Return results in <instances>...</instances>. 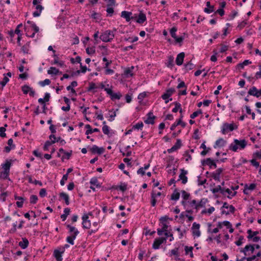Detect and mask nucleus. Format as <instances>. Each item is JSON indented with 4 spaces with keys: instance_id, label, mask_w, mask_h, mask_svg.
Segmentation results:
<instances>
[{
    "instance_id": "nucleus-1",
    "label": "nucleus",
    "mask_w": 261,
    "mask_h": 261,
    "mask_svg": "<svg viewBox=\"0 0 261 261\" xmlns=\"http://www.w3.org/2000/svg\"><path fill=\"white\" fill-rule=\"evenodd\" d=\"M247 143L245 140H239L234 139L233 143H231L229 146V149L230 150L236 152L239 148L240 149H244L247 146Z\"/></svg>"
},
{
    "instance_id": "nucleus-2",
    "label": "nucleus",
    "mask_w": 261,
    "mask_h": 261,
    "mask_svg": "<svg viewBox=\"0 0 261 261\" xmlns=\"http://www.w3.org/2000/svg\"><path fill=\"white\" fill-rule=\"evenodd\" d=\"M114 34L113 31L107 30L104 32L100 36V39L103 42H110L113 39Z\"/></svg>"
},
{
    "instance_id": "nucleus-3",
    "label": "nucleus",
    "mask_w": 261,
    "mask_h": 261,
    "mask_svg": "<svg viewBox=\"0 0 261 261\" xmlns=\"http://www.w3.org/2000/svg\"><path fill=\"white\" fill-rule=\"evenodd\" d=\"M237 126H234L233 123H224L222 126L221 133L223 135H225L228 132H232L234 129H237Z\"/></svg>"
},
{
    "instance_id": "nucleus-4",
    "label": "nucleus",
    "mask_w": 261,
    "mask_h": 261,
    "mask_svg": "<svg viewBox=\"0 0 261 261\" xmlns=\"http://www.w3.org/2000/svg\"><path fill=\"white\" fill-rule=\"evenodd\" d=\"M165 243H166V238L161 237L156 238L152 244V248L154 249H158L162 244Z\"/></svg>"
},
{
    "instance_id": "nucleus-5",
    "label": "nucleus",
    "mask_w": 261,
    "mask_h": 261,
    "mask_svg": "<svg viewBox=\"0 0 261 261\" xmlns=\"http://www.w3.org/2000/svg\"><path fill=\"white\" fill-rule=\"evenodd\" d=\"M248 94L258 98L261 96V89L258 90L256 87L253 86L249 90Z\"/></svg>"
},
{
    "instance_id": "nucleus-6",
    "label": "nucleus",
    "mask_w": 261,
    "mask_h": 261,
    "mask_svg": "<svg viewBox=\"0 0 261 261\" xmlns=\"http://www.w3.org/2000/svg\"><path fill=\"white\" fill-rule=\"evenodd\" d=\"M201 163L203 166L208 165L211 168L213 167L215 169L217 168L216 164L211 158H207L206 160H203Z\"/></svg>"
},
{
    "instance_id": "nucleus-7",
    "label": "nucleus",
    "mask_w": 261,
    "mask_h": 261,
    "mask_svg": "<svg viewBox=\"0 0 261 261\" xmlns=\"http://www.w3.org/2000/svg\"><path fill=\"white\" fill-rule=\"evenodd\" d=\"M188 174V171L184 169H180V174L179 175V180H181L182 184H186L188 181V177L186 176Z\"/></svg>"
},
{
    "instance_id": "nucleus-8",
    "label": "nucleus",
    "mask_w": 261,
    "mask_h": 261,
    "mask_svg": "<svg viewBox=\"0 0 261 261\" xmlns=\"http://www.w3.org/2000/svg\"><path fill=\"white\" fill-rule=\"evenodd\" d=\"M89 216L87 214H85L82 217L83 227L84 228L89 229L91 226L90 221L88 220Z\"/></svg>"
},
{
    "instance_id": "nucleus-9",
    "label": "nucleus",
    "mask_w": 261,
    "mask_h": 261,
    "mask_svg": "<svg viewBox=\"0 0 261 261\" xmlns=\"http://www.w3.org/2000/svg\"><path fill=\"white\" fill-rule=\"evenodd\" d=\"M49 139L50 140H51L52 138H54V140H51V141H46L45 143V144L43 146V150L44 151H47L48 150V147L49 146H50L51 144L56 143V136L53 135V134H51L49 136Z\"/></svg>"
},
{
    "instance_id": "nucleus-10",
    "label": "nucleus",
    "mask_w": 261,
    "mask_h": 261,
    "mask_svg": "<svg viewBox=\"0 0 261 261\" xmlns=\"http://www.w3.org/2000/svg\"><path fill=\"white\" fill-rule=\"evenodd\" d=\"M90 151L92 153H97L98 154H101L105 150L103 147H98L97 146L94 145L90 148Z\"/></svg>"
},
{
    "instance_id": "nucleus-11",
    "label": "nucleus",
    "mask_w": 261,
    "mask_h": 261,
    "mask_svg": "<svg viewBox=\"0 0 261 261\" xmlns=\"http://www.w3.org/2000/svg\"><path fill=\"white\" fill-rule=\"evenodd\" d=\"M175 90L173 88H171L167 89L166 92L164 93L161 96L164 100L168 99L174 92Z\"/></svg>"
},
{
    "instance_id": "nucleus-12",
    "label": "nucleus",
    "mask_w": 261,
    "mask_h": 261,
    "mask_svg": "<svg viewBox=\"0 0 261 261\" xmlns=\"http://www.w3.org/2000/svg\"><path fill=\"white\" fill-rule=\"evenodd\" d=\"M223 169L222 168H218L216 170L215 172L212 173V177L217 181H220V176L223 172Z\"/></svg>"
},
{
    "instance_id": "nucleus-13",
    "label": "nucleus",
    "mask_w": 261,
    "mask_h": 261,
    "mask_svg": "<svg viewBox=\"0 0 261 261\" xmlns=\"http://www.w3.org/2000/svg\"><path fill=\"white\" fill-rule=\"evenodd\" d=\"M185 53L184 52L178 54L175 60L176 64L178 66L181 65L183 63Z\"/></svg>"
},
{
    "instance_id": "nucleus-14",
    "label": "nucleus",
    "mask_w": 261,
    "mask_h": 261,
    "mask_svg": "<svg viewBox=\"0 0 261 261\" xmlns=\"http://www.w3.org/2000/svg\"><path fill=\"white\" fill-rule=\"evenodd\" d=\"M79 233V231H76L75 233L71 234L70 236H68L66 238V241L70 244L71 245L74 244V240L76 238L77 234Z\"/></svg>"
},
{
    "instance_id": "nucleus-15",
    "label": "nucleus",
    "mask_w": 261,
    "mask_h": 261,
    "mask_svg": "<svg viewBox=\"0 0 261 261\" xmlns=\"http://www.w3.org/2000/svg\"><path fill=\"white\" fill-rule=\"evenodd\" d=\"M179 125H180L182 127L184 128L186 125V123L184 122H183L181 119H179L176 122H175V123H174L170 127V129L171 130H173L175 129V127L177 126H178Z\"/></svg>"
},
{
    "instance_id": "nucleus-16",
    "label": "nucleus",
    "mask_w": 261,
    "mask_h": 261,
    "mask_svg": "<svg viewBox=\"0 0 261 261\" xmlns=\"http://www.w3.org/2000/svg\"><path fill=\"white\" fill-rule=\"evenodd\" d=\"M132 13L126 11H123L121 12V16L125 19L126 21L128 22L130 19H133V17H130Z\"/></svg>"
},
{
    "instance_id": "nucleus-17",
    "label": "nucleus",
    "mask_w": 261,
    "mask_h": 261,
    "mask_svg": "<svg viewBox=\"0 0 261 261\" xmlns=\"http://www.w3.org/2000/svg\"><path fill=\"white\" fill-rule=\"evenodd\" d=\"M251 251V253H253L254 251V247L253 245H246L243 249H241L240 251L243 252L245 255H247L246 252L248 251Z\"/></svg>"
},
{
    "instance_id": "nucleus-18",
    "label": "nucleus",
    "mask_w": 261,
    "mask_h": 261,
    "mask_svg": "<svg viewBox=\"0 0 261 261\" xmlns=\"http://www.w3.org/2000/svg\"><path fill=\"white\" fill-rule=\"evenodd\" d=\"M226 143V141L224 140L223 138H221L218 139L215 143L214 146V148H216L217 147H223Z\"/></svg>"
},
{
    "instance_id": "nucleus-19",
    "label": "nucleus",
    "mask_w": 261,
    "mask_h": 261,
    "mask_svg": "<svg viewBox=\"0 0 261 261\" xmlns=\"http://www.w3.org/2000/svg\"><path fill=\"white\" fill-rule=\"evenodd\" d=\"M63 252H64V251H63L62 252H61L57 249H56L54 250V255L57 261H62V260L63 259L62 257V254Z\"/></svg>"
},
{
    "instance_id": "nucleus-20",
    "label": "nucleus",
    "mask_w": 261,
    "mask_h": 261,
    "mask_svg": "<svg viewBox=\"0 0 261 261\" xmlns=\"http://www.w3.org/2000/svg\"><path fill=\"white\" fill-rule=\"evenodd\" d=\"M146 20V17L145 14L141 12L138 15L137 22L139 23H143Z\"/></svg>"
},
{
    "instance_id": "nucleus-21",
    "label": "nucleus",
    "mask_w": 261,
    "mask_h": 261,
    "mask_svg": "<svg viewBox=\"0 0 261 261\" xmlns=\"http://www.w3.org/2000/svg\"><path fill=\"white\" fill-rule=\"evenodd\" d=\"M208 201V200L207 198H202L201 199L200 202L197 204V205H195V208L198 209L200 207H205V204L206 202Z\"/></svg>"
},
{
    "instance_id": "nucleus-22",
    "label": "nucleus",
    "mask_w": 261,
    "mask_h": 261,
    "mask_svg": "<svg viewBox=\"0 0 261 261\" xmlns=\"http://www.w3.org/2000/svg\"><path fill=\"white\" fill-rule=\"evenodd\" d=\"M29 241L25 238H22V241L19 242V246L23 249L27 248L29 245Z\"/></svg>"
},
{
    "instance_id": "nucleus-23",
    "label": "nucleus",
    "mask_w": 261,
    "mask_h": 261,
    "mask_svg": "<svg viewBox=\"0 0 261 261\" xmlns=\"http://www.w3.org/2000/svg\"><path fill=\"white\" fill-rule=\"evenodd\" d=\"M166 65L170 68H172L174 66V57L172 56H170L168 58V60L166 63Z\"/></svg>"
},
{
    "instance_id": "nucleus-24",
    "label": "nucleus",
    "mask_w": 261,
    "mask_h": 261,
    "mask_svg": "<svg viewBox=\"0 0 261 261\" xmlns=\"http://www.w3.org/2000/svg\"><path fill=\"white\" fill-rule=\"evenodd\" d=\"M11 164L10 161L7 160L5 164L2 165V168L4 169V171L10 172V168Z\"/></svg>"
},
{
    "instance_id": "nucleus-25",
    "label": "nucleus",
    "mask_w": 261,
    "mask_h": 261,
    "mask_svg": "<svg viewBox=\"0 0 261 261\" xmlns=\"http://www.w3.org/2000/svg\"><path fill=\"white\" fill-rule=\"evenodd\" d=\"M60 197L63 198L65 202L66 205L69 204V196L64 192H61L59 194Z\"/></svg>"
},
{
    "instance_id": "nucleus-26",
    "label": "nucleus",
    "mask_w": 261,
    "mask_h": 261,
    "mask_svg": "<svg viewBox=\"0 0 261 261\" xmlns=\"http://www.w3.org/2000/svg\"><path fill=\"white\" fill-rule=\"evenodd\" d=\"M134 69V66L126 68L124 70V74L126 77L132 76L133 75V70Z\"/></svg>"
},
{
    "instance_id": "nucleus-27",
    "label": "nucleus",
    "mask_w": 261,
    "mask_h": 261,
    "mask_svg": "<svg viewBox=\"0 0 261 261\" xmlns=\"http://www.w3.org/2000/svg\"><path fill=\"white\" fill-rule=\"evenodd\" d=\"M207 8H205L204 11L207 13H211L214 11V6H211L210 2H206Z\"/></svg>"
},
{
    "instance_id": "nucleus-28",
    "label": "nucleus",
    "mask_w": 261,
    "mask_h": 261,
    "mask_svg": "<svg viewBox=\"0 0 261 261\" xmlns=\"http://www.w3.org/2000/svg\"><path fill=\"white\" fill-rule=\"evenodd\" d=\"M179 197L180 193L177 192V189H175L171 196V199L173 200H177L179 199Z\"/></svg>"
},
{
    "instance_id": "nucleus-29",
    "label": "nucleus",
    "mask_w": 261,
    "mask_h": 261,
    "mask_svg": "<svg viewBox=\"0 0 261 261\" xmlns=\"http://www.w3.org/2000/svg\"><path fill=\"white\" fill-rule=\"evenodd\" d=\"M121 96H122V95L120 92L115 93L113 92L112 94L110 95L111 99L112 100H115L116 99H120Z\"/></svg>"
},
{
    "instance_id": "nucleus-30",
    "label": "nucleus",
    "mask_w": 261,
    "mask_h": 261,
    "mask_svg": "<svg viewBox=\"0 0 261 261\" xmlns=\"http://www.w3.org/2000/svg\"><path fill=\"white\" fill-rule=\"evenodd\" d=\"M185 35H186V33H184L183 35L180 37L176 36L175 37V38H174L176 43H179V45L181 46V43L185 39Z\"/></svg>"
},
{
    "instance_id": "nucleus-31",
    "label": "nucleus",
    "mask_w": 261,
    "mask_h": 261,
    "mask_svg": "<svg viewBox=\"0 0 261 261\" xmlns=\"http://www.w3.org/2000/svg\"><path fill=\"white\" fill-rule=\"evenodd\" d=\"M58 72V69H57L55 67H50L49 69L47 70V73L48 74H54V75H57Z\"/></svg>"
},
{
    "instance_id": "nucleus-32",
    "label": "nucleus",
    "mask_w": 261,
    "mask_h": 261,
    "mask_svg": "<svg viewBox=\"0 0 261 261\" xmlns=\"http://www.w3.org/2000/svg\"><path fill=\"white\" fill-rule=\"evenodd\" d=\"M70 211V208H65L64 210V214L61 216V218L62 221H65L66 219L67 216L69 214Z\"/></svg>"
},
{
    "instance_id": "nucleus-33",
    "label": "nucleus",
    "mask_w": 261,
    "mask_h": 261,
    "mask_svg": "<svg viewBox=\"0 0 261 261\" xmlns=\"http://www.w3.org/2000/svg\"><path fill=\"white\" fill-rule=\"evenodd\" d=\"M256 187V185L255 184H251L249 186H248L247 185H246L245 187V189L244 190V194H247V192L246 191L247 190H254Z\"/></svg>"
},
{
    "instance_id": "nucleus-34",
    "label": "nucleus",
    "mask_w": 261,
    "mask_h": 261,
    "mask_svg": "<svg viewBox=\"0 0 261 261\" xmlns=\"http://www.w3.org/2000/svg\"><path fill=\"white\" fill-rule=\"evenodd\" d=\"M90 183L91 185L95 186L96 187H100V185L96 177H93L91 179Z\"/></svg>"
},
{
    "instance_id": "nucleus-35",
    "label": "nucleus",
    "mask_w": 261,
    "mask_h": 261,
    "mask_svg": "<svg viewBox=\"0 0 261 261\" xmlns=\"http://www.w3.org/2000/svg\"><path fill=\"white\" fill-rule=\"evenodd\" d=\"M186 70L188 71L189 70L193 69L195 65L191 62H189L188 63L185 65Z\"/></svg>"
},
{
    "instance_id": "nucleus-36",
    "label": "nucleus",
    "mask_w": 261,
    "mask_h": 261,
    "mask_svg": "<svg viewBox=\"0 0 261 261\" xmlns=\"http://www.w3.org/2000/svg\"><path fill=\"white\" fill-rule=\"evenodd\" d=\"M151 205L152 206H154L156 203V195L154 192H152L151 195Z\"/></svg>"
},
{
    "instance_id": "nucleus-37",
    "label": "nucleus",
    "mask_w": 261,
    "mask_h": 261,
    "mask_svg": "<svg viewBox=\"0 0 261 261\" xmlns=\"http://www.w3.org/2000/svg\"><path fill=\"white\" fill-rule=\"evenodd\" d=\"M155 119V116H152V117H148L147 119L144 121V122L146 124H153L154 123V120Z\"/></svg>"
},
{
    "instance_id": "nucleus-38",
    "label": "nucleus",
    "mask_w": 261,
    "mask_h": 261,
    "mask_svg": "<svg viewBox=\"0 0 261 261\" xmlns=\"http://www.w3.org/2000/svg\"><path fill=\"white\" fill-rule=\"evenodd\" d=\"M31 88L27 85H25L21 87L22 91L24 94H28L30 90H31Z\"/></svg>"
},
{
    "instance_id": "nucleus-39",
    "label": "nucleus",
    "mask_w": 261,
    "mask_h": 261,
    "mask_svg": "<svg viewBox=\"0 0 261 261\" xmlns=\"http://www.w3.org/2000/svg\"><path fill=\"white\" fill-rule=\"evenodd\" d=\"M21 50L24 54H28L29 51V43H27L26 44L22 46L21 48Z\"/></svg>"
},
{
    "instance_id": "nucleus-40",
    "label": "nucleus",
    "mask_w": 261,
    "mask_h": 261,
    "mask_svg": "<svg viewBox=\"0 0 261 261\" xmlns=\"http://www.w3.org/2000/svg\"><path fill=\"white\" fill-rule=\"evenodd\" d=\"M144 124L142 122H139L135 125H134L132 127V129H142Z\"/></svg>"
},
{
    "instance_id": "nucleus-41",
    "label": "nucleus",
    "mask_w": 261,
    "mask_h": 261,
    "mask_svg": "<svg viewBox=\"0 0 261 261\" xmlns=\"http://www.w3.org/2000/svg\"><path fill=\"white\" fill-rule=\"evenodd\" d=\"M67 228L69 229L70 234H73V233H75L76 231H78L77 229L75 228V227L72 226L69 224L66 225Z\"/></svg>"
},
{
    "instance_id": "nucleus-42",
    "label": "nucleus",
    "mask_w": 261,
    "mask_h": 261,
    "mask_svg": "<svg viewBox=\"0 0 261 261\" xmlns=\"http://www.w3.org/2000/svg\"><path fill=\"white\" fill-rule=\"evenodd\" d=\"M38 200V197L35 195H32L30 197V202L31 204H35Z\"/></svg>"
},
{
    "instance_id": "nucleus-43",
    "label": "nucleus",
    "mask_w": 261,
    "mask_h": 261,
    "mask_svg": "<svg viewBox=\"0 0 261 261\" xmlns=\"http://www.w3.org/2000/svg\"><path fill=\"white\" fill-rule=\"evenodd\" d=\"M174 104L175 105V108L172 109V111L173 113H176L178 111L179 109H180L181 105L178 102H174Z\"/></svg>"
},
{
    "instance_id": "nucleus-44",
    "label": "nucleus",
    "mask_w": 261,
    "mask_h": 261,
    "mask_svg": "<svg viewBox=\"0 0 261 261\" xmlns=\"http://www.w3.org/2000/svg\"><path fill=\"white\" fill-rule=\"evenodd\" d=\"M202 114L201 110H198L197 111L194 112L190 115L191 119H194L195 117L198 116L199 114Z\"/></svg>"
},
{
    "instance_id": "nucleus-45",
    "label": "nucleus",
    "mask_w": 261,
    "mask_h": 261,
    "mask_svg": "<svg viewBox=\"0 0 261 261\" xmlns=\"http://www.w3.org/2000/svg\"><path fill=\"white\" fill-rule=\"evenodd\" d=\"M177 31V28L175 27L172 28L170 31L171 36L174 39L177 36L176 35V32Z\"/></svg>"
},
{
    "instance_id": "nucleus-46",
    "label": "nucleus",
    "mask_w": 261,
    "mask_h": 261,
    "mask_svg": "<svg viewBox=\"0 0 261 261\" xmlns=\"http://www.w3.org/2000/svg\"><path fill=\"white\" fill-rule=\"evenodd\" d=\"M4 75L5 76L3 78V81L0 82V84L2 86V87H4L6 85V84L9 81V78L6 76V74H4Z\"/></svg>"
},
{
    "instance_id": "nucleus-47",
    "label": "nucleus",
    "mask_w": 261,
    "mask_h": 261,
    "mask_svg": "<svg viewBox=\"0 0 261 261\" xmlns=\"http://www.w3.org/2000/svg\"><path fill=\"white\" fill-rule=\"evenodd\" d=\"M51 82L49 79H45L43 81H40L39 82V84L40 86L44 87L46 85H49L50 84Z\"/></svg>"
},
{
    "instance_id": "nucleus-48",
    "label": "nucleus",
    "mask_w": 261,
    "mask_h": 261,
    "mask_svg": "<svg viewBox=\"0 0 261 261\" xmlns=\"http://www.w3.org/2000/svg\"><path fill=\"white\" fill-rule=\"evenodd\" d=\"M86 53L88 55H92L95 53V49L94 47H87L86 49Z\"/></svg>"
},
{
    "instance_id": "nucleus-49",
    "label": "nucleus",
    "mask_w": 261,
    "mask_h": 261,
    "mask_svg": "<svg viewBox=\"0 0 261 261\" xmlns=\"http://www.w3.org/2000/svg\"><path fill=\"white\" fill-rule=\"evenodd\" d=\"M182 197L185 200H188L190 197V194L186 192L185 190L181 191Z\"/></svg>"
},
{
    "instance_id": "nucleus-50",
    "label": "nucleus",
    "mask_w": 261,
    "mask_h": 261,
    "mask_svg": "<svg viewBox=\"0 0 261 261\" xmlns=\"http://www.w3.org/2000/svg\"><path fill=\"white\" fill-rule=\"evenodd\" d=\"M183 155L185 156V157H187V158L186 159V161L187 162H189V160H192V156L190 154L189 150L186 151Z\"/></svg>"
},
{
    "instance_id": "nucleus-51",
    "label": "nucleus",
    "mask_w": 261,
    "mask_h": 261,
    "mask_svg": "<svg viewBox=\"0 0 261 261\" xmlns=\"http://www.w3.org/2000/svg\"><path fill=\"white\" fill-rule=\"evenodd\" d=\"M106 11L110 16H112L114 13V9L112 6L107 7Z\"/></svg>"
},
{
    "instance_id": "nucleus-52",
    "label": "nucleus",
    "mask_w": 261,
    "mask_h": 261,
    "mask_svg": "<svg viewBox=\"0 0 261 261\" xmlns=\"http://www.w3.org/2000/svg\"><path fill=\"white\" fill-rule=\"evenodd\" d=\"M99 132V129L97 128H94V129H87L86 131V134L87 135H88L89 134H92L93 133H94V132Z\"/></svg>"
},
{
    "instance_id": "nucleus-53",
    "label": "nucleus",
    "mask_w": 261,
    "mask_h": 261,
    "mask_svg": "<svg viewBox=\"0 0 261 261\" xmlns=\"http://www.w3.org/2000/svg\"><path fill=\"white\" fill-rule=\"evenodd\" d=\"M102 132L105 135H109V127L107 125H104L102 128Z\"/></svg>"
},
{
    "instance_id": "nucleus-54",
    "label": "nucleus",
    "mask_w": 261,
    "mask_h": 261,
    "mask_svg": "<svg viewBox=\"0 0 261 261\" xmlns=\"http://www.w3.org/2000/svg\"><path fill=\"white\" fill-rule=\"evenodd\" d=\"M9 171H3L1 172V175L4 179H7L9 177Z\"/></svg>"
},
{
    "instance_id": "nucleus-55",
    "label": "nucleus",
    "mask_w": 261,
    "mask_h": 261,
    "mask_svg": "<svg viewBox=\"0 0 261 261\" xmlns=\"http://www.w3.org/2000/svg\"><path fill=\"white\" fill-rule=\"evenodd\" d=\"M107 2V7H109V6H115V3H116V1L115 0H105Z\"/></svg>"
},
{
    "instance_id": "nucleus-56",
    "label": "nucleus",
    "mask_w": 261,
    "mask_h": 261,
    "mask_svg": "<svg viewBox=\"0 0 261 261\" xmlns=\"http://www.w3.org/2000/svg\"><path fill=\"white\" fill-rule=\"evenodd\" d=\"M164 235L165 236V238H166V239H167L168 237L170 238L169 240L170 241H172L174 239L173 234L169 232H165V233H164Z\"/></svg>"
},
{
    "instance_id": "nucleus-57",
    "label": "nucleus",
    "mask_w": 261,
    "mask_h": 261,
    "mask_svg": "<svg viewBox=\"0 0 261 261\" xmlns=\"http://www.w3.org/2000/svg\"><path fill=\"white\" fill-rule=\"evenodd\" d=\"M220 190H222V187L220 185L218 186L216 188H213L211 190L213 193L215 194L220 192Z\"/></svg>"
},
{
    "instance_id": "nucleus-58",
    "label": "nucleus",
    "mask_w": 261,
    "mask_h": 261,
    "mask_svg": "<svg viewBox=\"0 0 261 261\" xmlns=\"http://www.w3.org/2000/svg\"><path fill=\"white\" fill-rule=\"evenodd\" d=\"M116 115V114L115 112H112V111H109V117H110V119L109 120L110 121H112L114 119V118H115Z\"/></svg>"
},
{
    "instance_id": "nucleus-59",
    "label": "nucleus",
    "mask_w": 261,
    "mask_h": 261,
    "mask_svg": "<svg viewBox=\"0 0 261 261\" xmlns=\"http://www.w3.org/2000/svg\"><path fill=\"white\" fill-rule=\"evenodd\" d=\"M193 249V247H188L187 246H186L185 247V254L187 255L190 253V252H192Z\"/></svg>"
},
{
    "instance_id": "nucleus-60",
    "label": "nucleus",
    "mask_w": 261,
    "mask_h": 261,
    "mask_svg": "<svg viewBox=\"0 0 261 261\" xmlns=\"http://www.w3.org/2000/svg\"><path fill=\"white\" fill-rule=\"evenodd\" d=\"M67 179H68V175H67V174H64L62 178V179L60 181L61 185V186H64V184H65V181L67 180Z\"/></svg>"
},
{
    "instance_id": "nucleus-61",
    "label": "nucleus",
    "mask_w": 261,
    "mask_h": 261,
    "mask_svg": "<svg viewBox=\"0 0 261 261\" xmlns=\"http://www.w3.org/2000/svg\"><path fill=\"white\" fill-rule=\"evenodd\" d=\"M119 189L120 190L122 191V192H124L125 191L126 189H127V185L123 183V184H121L119 186Z\"/></svg>"
},
{
    "instance_id": "nucleus-62",
    "label": "nucleus",
    "mask_w": 261,
    "mask_h": 261,
    "mask_svg": "<svg viewBox=\"0 0 261 261\" xmlns=\"http://www.w3.org/2000/svg\"><path fill=\"white\" fill-rule=\"evenodd\" d=\"M46 195V191L45 189H41L39 192V195L41 197H44Z\"/></svg>"
},
{
    "instance_id": "nucleus-63",
    "label": "nucleus",
    "mask_w": 261,
    "mask_h": 261,
    "mask_svg": "<svg viewBox=\"0 0 261 261\" xmlns=\"http://www.w3.org/2000/svg\"><path fill=\"white\" fill-rule=\"evenodd\" d=\"M247 22L246 21H242L241 22H240L238 25V28L240 29V30H241L244 27H245V26L247 24Z\"/></svg>"
},
{
    "instance_id": "nucleus-64",
    "label": "nucleus",
    "mask_w": 261,
    "mask_h": 261,
    "mask_svg": "<svg viewBox=\"0 0 261 261\" xmlns=\"http://www.w3.org/2000/svg\"><path fill=\"white\" fill-rule=\"evenodd\" d=\"M238 14V12L236 11H232L231 13L229 15L230 20L233 19Z\"/></svg>"
}]
</instances>
